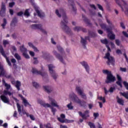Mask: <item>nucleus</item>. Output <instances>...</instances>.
<instances>
[{
	"instance_id": "f257e3e1",
	"label": "nucleus",
	"mask_w": 128,
	"mask_h": 128,
	"mask_svg": "<svg viewBox=\"0 0 128 128\" xmlns=\"http://www.w3.org/2000/svg\"><path fill=\"white\" fill-rule=\"evenodd\" d=\"M60 12L61 14L62 12H63L62 15L63 20L61 21V22L60 23L62 30L66 34H68V36H72V34H74L72 31V30L68 26H66V24L68 22V20L66 14V12H64V10L62 8H60Z\"/></svg>"
},
{
	"instance_id": "f03ea898",
	"label": "nucleus",
	"mask_w": 128,
	"mask_h": 128,
	"mask_svg": "<svg viewBox=\"0 0 128 128\" xmlns=\"http://www.w3.org/2000/svg\"><path fill=\"white\" fill-rule=\"evenodd\" d=\"M102 72L104 74H106V79L105 80L106 84H112L116 80V76L112 74V71H110L108 70H103Z\"/></svg>"
},
{
	"instance_id": "7ed1b4c3",
	"label": "nucleus",
	"mask_w": 128,
	"mask_h": 128,
	"mask_svg": "<svg viewBox=\"0 0 128 128\" xmlns=\"http://www.w3.org/2000/svg\"><path fill=\"white\" fill-rule=\"evenodd\" d=\"M106 20L107 24H108L109 25V27L106 24H100V26L101 28H102V30H105V32H108V34H112V22H110V20H108V18H106Z\"/></svg>"
},
{
	"instance_id": "20e7f679",
	"label": "nucleus",
	"mask_w": 128,
	"mask_h": 128,
	"mask_svg": "<svg viewBox=\"0 0 128 128\" xmlns=\"http://www.w3.org/2000/svg\"><path fill=\"white\" fill-rule=\"evenodd\" d=\"M50 76L56 82V78H58V74L56 72V66L53 64H49L48 66Z\"/></svg>"
},
{
	"instance_id": "39448f33",
	"label": "nucleus",
	"mask_w": 128,
	"mask_h": 128,
	"mask_svg": "<svg viewBox=\"0 0 128 128\" xmlns=\"http://www.w3.org/2000/svg\"><path fill=\"white\" fill-rule=\"evenodd\" d=\"M76 90L78 94L81 96L82 98H83V100H86L88 99V97H86V94H84V91L82 90L80 87L76 86Z\"/></svg>"
},
{
	"instance_id": "423d86ee",
	"label": "nucleus",
	"mask_w": 128,
	"mask_h": 128,
	"mask_svg": "<svg viewBox=\"0 0 128 128\" xmlns=\"http://www.w3.org/2000/svg\"><path fill=\"white\" fill-rule=\"evenodd\" d=\"M6 3L2 2L1 4V8L0 10V16L2 18H4V16H6Z\"/></svg>"
},
{
	"instance_id": "0eeeda50",
	"label": "nucleus",
	"mask_w": 128,
	"mask_h": 128,
	"mask_svg": "<svg viewBox=\"0 0 128 128\" xmlns=\"http://www.w3.org/2000/svg\"><path fill=\"white\" fill-rule=\"evenodd\" d=\"M0 52L2 56L5 58L9 66H12V62H10V59H8V56H6V53L4 52V48H2V46H0Z\"/></svg>"
},
{
	"instance_id": "6e6552de",
	"label": "nucleus",
	"mask_w": 128,
	"mask_h": 128,
	"mask_svg": "<svg viewBox=\"0 0 128 128\" xmlns=\"http://www.w3.org/2000/svg\"><path fill=\"white\" fill-rule=\"evenodd\" d=\"M78 114L80 116L83 118V120H88V118H90V110H86L84 112V113L82 112H78Z\"/></svg>"
},
{
	"instance_id": "1a4fd4ad",
	"label": "nucleus",
	"mask_w": 128,
	"mask_h": 128,
	"mask_svg": "<svg viewBox=\"0 0 128 128\" xmlns=\"http://www.w3.org/2000/svg\"><path fill=\"white\" fill-rule=\"evenodd\" d=\"M53 54L55 56L56 58H58L62 64H66V62L64 60V57L60 55V53H58L56 50H54L52 52Z\"/></svg>"
},
{
	"instance_id": "9d476101",
	"label": "nucleus",
	"mask_w": 128,
	"mask_h": 128,
	"mask_svg": "<svg viewBox=\"0 0 128 128\" xmlns=\"http://www.w3.org/2000/svg\"><path fill=\"white\" fill-rule=\"evenodd\" d=\"M4 86L6 88V90H4L3 94L4 96H12V93L8 91V90L10 88V84H8L7 83H5Z\"/></svg>"
},
{
	"instance_id": "9b49d317",
	"label": "nucleus",
	"mask_w": 128,
	"mask_h": 128,
	"mask_svg": "<svg viewBox=\"0 0 128 128\" xmlns=\"http://www.w3.org/2000/svg\"><path fill=\"white\" fill-rule=\"evenodd\" d=\"M32 73L34 74H37V75L40 74V76H42V78L48 76V74L46 73V72H42L40 70L38 71V69H36V68H32Z\"/></svg>"
},
{
	"instance_id": "f8f14e48",
	"label": "nucleus",
	"mask_w": 128,
	"mask_h": 128,
	"mask_svg": "<svg viewBox=\"0 0 128 128\" xmlns=\"http://www.w3.org/2000/svg\"><path fill=\"white\" fill-rule=\"evenodd\" d=\"M32 28H38V30H40L43 32V34H48L46 31L42 28V24H34L32 25Z\"/></svg>"
},
{
	"instance_id": "ddd939ff",
	"label": "nucleus",
	"mask_w": 128,
	"mask_h": 128,
	"mask_svg": "<svg viewBox=\"0 0 128 128\" xmlns=\"http://www.w3.org/2000/svg\"><path fill=\"white\" fill-rule=\"evenodd\" d=\"M73 30H74V32H78L80 31L84 33L88 32V29H86V28H84L82 26H76L73 28Z\"/></svg>"
},
{
	"instance_id": "4468645a",
	"label": "nucleus",
	"mask_w": 128,
	"mask_h": 128,
	"mask_svg": "<svg viewBox=\"0 0 128 128\" xmlns=\"http://www.w3.org/2000/svg\"><path fill=\"white\" fill-rule=\"evenodd\" d=\"M80 64H82V66L84 67L86 72L90 74V66H88V62L86 61H82V62H80Z\"/></svg>"
},
{
	"instance_id": "2eb2a0df",
	"label": "nucleus",
	"mask_w": 128,
	"mask_h": 128,
	"mask_svg": "<svg viewBox=\"0 0 128 128\" xmlns=\"http://www.w3.org/2000/svg\"><path fill=\"white\" fill-rule=\"evenodd\" d=\"M106 64L108 66H114L116 64V60L114 57H110V59L108 60L106 62Z\"/></svg>"
},
{
	"instance_id": "dca6fc26",
	"label": "nucleus",
	"mask_w": 128,
	"mask_h": 128,
	"mask_svg": "<svg viewBox=\"0 0 128 128\" xmlns=\"http://www.w3.org/2000/svg\"><path fill=\"white\" fill-rule=\"evenodd\" d=\"M70 98L73 102H76V104H78L80 102V99H79L78 97L76 94H73L72 95H71Z\"/></svg>"
},
{
	"instance_id": "f3484780",
	"label": "nucleus",
	"mask_w": 128,
	"mask_h": 128,
	"mask_svg": "<svg viewBox=\"0 0 128 128\" xmlns=\"http://www.w3.org/2000/svg\"><path fill=\"white\" fill-rule=\"evenodd\" d=\"M70 98L73 102H76V104H78L80 102V99H79L78 97L76 94H73L72 95H71Z\"/></svg>"
},
{
	"instance_id": "a211bd4d",
	"label": "nucleus",
	"mask_w": 128,
	"mask_h": 128,
	"mask_svg": "<svg viewBox=\"0 0 128 128\" xmlns=\"http://www.w3.org/2000/svg\"><path fill=\"white\" fill-rule=\"evenodd\" d=\"M70 98L73 102H76V104H78L80 102V99H79L78 97L76 94H73L72 95H71Z\"/></svg>"
},
{
	"instance_id": "6ab92c4d",
	"label": "nucleus",
	"mask_w": 128,
	"mask_h": 128,
	"mask_svg": "<svg viewBox=\"0 0 128 128\" xmlns=\"http://www.w3.org/2000/svg\"><path fill=\"white\" fill-rule=\"evenodd\" d=\"M34 10L38 14V16L40 18H44V13H40V8L38 6H34Z\"/></svg>"
},
{
	"instance_id": "aec40b11",
	"label": "nucleus",
	"mask_w": 128,
	"mask_h": 128,
	"mask_svg": "<svg viewBox=\"0 0 128 128\" xmlns=\"http://www.w3.org/2000/svg\"><path fill=\"white\" fill-rule=\"evenodd\" d=\"M18 20L16 17H14L10 24V26L11 28H14L16 26V24H18Z\"/></svg>"
},
{
	"instance_id": "412c9836",
	"label": "nucleus",
	"mask_w": 128,
	"mask_h": 128,
	"mask_svg": "<svg viewBox=\"0 0 128 128\" xmlns=\"http://www.w3.org/2000/svg\"><path fill=\"white\" fill-rule=\"evenodd\" d=\"M43 88L44 90V92H47V94H50V92H52V90H54L52 87L51 86H43Z\"/></svg>"
},
{
	"instance_id": "4be33fe9",
	"label": "nucleus",
	"mask_w": 128,
	"mask_h": 128,
	"mask_svg": "<svg viewBox=\"0 0 128 128\" xmlns=\"http://www.w3.org/2000/svg\"><path fill=\"white\" fill-rule=\"evenodd\" d=\"M82 18H84V22L86 24H88V26H92V24L90 22V20L88 18L84 16V15H82Z\"/></svg>"
},
{
	"instance_id": "5701e85b",
	"label": "nucleus",
	"mask_w": 128,
	"mask_h": 128,
	"mask_svg": "<svg viewBox=\"0 0 128 128\" xmlns=\"http://www.w3.org/2000/svg\"><path fill=\"white\" fill-rule=\"evenodd\" d=\"M116 76L118 81L116 82V84H118V86H120V88H122V77H120L118 74H117Z\"/></svg>"
},
{
	"instance_id": "b1692460",
	"label": "nucleus",
	"mask_w": 128,
	"mask_h": 128,
	"mask_svg": "<svg viewBox=\"0 0 128 128\" xmlns=\"http://www.w3.org/2000/svg\"><path fill=\"white\" fill-rule=\"evenodd\" d=\"M58 120L61 122L62 124H64V122L67 124H70V122H72V120H68V119H66V120L61 119L60 118L58 117L57 118Z\"/></svg>"
},
{
	"instance_id": "393cba45",
	"label": "nucleus",
	"mask_w": 128,
	"mask_h": 128,
	"mask_svg": "<svg viewBox=\"0 0 128 128\" xmlns=\"http://www.w3.org/2000/svg\"><path fill=\"white\" fill-rule=\"evenodd\" d=\"M68 2L71 6H72L73 11L75 12V14H76V7L74 6V2L72 0H69Z\"/></svg>"
},
{
	"instance_id": "a878e982",
	"label": "nucleus",
	"mask_w": 128,
	"mask_h": 128,
	"mask_svg": "<svg viewBox=\"0 0 128 128\" xmlns=\"http://www.w3.org/2000/svg\"><path fill=\"white\" fill-rule=\"evenodd\" d=\"M6 95L2 94L0 96V98L2 101H3L4 104H8L10 102V100H8V98L6 96Z\"/></svg>"
},
{
	"instance_id": "bb28decb",
	"label": "nucleus",
	"mask_w": 128,
	"mask_h": 128,
	"mask_svg": "<svg viewBox=\"0 0 128 128\" xmlns=\"http://www.w3.org/2000/svg\"><path fill=\"white\" fill-rule=\"evenodd\" d=\"M116 99L117 100V102L120 104V106L124 105V101L122 98H118V96H116Z\"/></svg>"
},
{
	"instance_id": "cd10ccee",
	"label": "nucleus",
	"mask_w": 128,
	"mask_h": 128,
	"mask_svg": "<svg viewBox=\"0 0 128 128\" xmlns=\"http://www.w3.org/2000/svg\"><path fill=\"white\" fill-rule=\"evenodd\" d=\"M57 49L58 52L61 54H64L66 55V52H64V48L60 46H57Z\"/></svg>"
},
{
	"instance_id": "c85d7f7f",
	"label": "nucleus",
	"mask_w": 128,
	"mask_h": 128,
	"mask_svg": "<svg viewBox=\"0 0 128 128\" xmlns=\"http://www.w3.org/2000/svg\"><path fill=\"white\" fill-rule=\"evenodd\" d=\"M80 42L82 44V46H84V48H86V44H88V42L86 40H84L82 36H80Z\"/></svg>"
},
{
	"instance_id": "c756f323",
	"label": "nucleus",
	"mask_w": 128,
	"mask_h": 128,
	"mask_svg": "<svg viewBox=\"0 0 128 128\" xmlns=\"http://www.w3.org/2000/svg\"><path fill=\"white\" fill-rule=\"evenodd\" d=\"M88 34L91 38H96V36H97L96 32H92L90 30H88Z\"/></svg>"
},
{
	"instance_id": "7c9ffc66",
	"label": "nucleus",
	"mask_w": 128,
	"mask_h": 128,
	"mask_svg": "<svg viewBox=\"0 0 128 128\" xmlns=\"http://www.w3.org/2000/svg\"><path fill=\"white\" fill-rule=\"evenodd\" d=\"M78 104H80L81 106H83V108H86V102L84 100H81L80 99L79 100V102Z\"/></svg>"
},
{
	"instance_id": "2f4dec72",
	"label": "nucleus",
	"mask_w": 128,
	"mask_h": 128,
	"mask_svg": "<svg viewBox=\"0 0 128 128\" xmlns=\"http://www.w3.org/2000/svg\"><path fill=\"white\" fill-rule=\"evenodd\" d=\"M22 102H23V104H24V106H25V108H26V106H32V104H30L28 102V100H26V99L24 98L22 99Z\"/></svg>"
},
{
	"instance_id": "473e14b6",
	"label": "nucleus",
	"mask_w": 128,
	"mask_h": 128,
	"mask_svg": "<svg viewBox=\"0 0 128 128\" xmlns=\"http://www.w3.org/2000/svg\"><path fill=\"white\" fill-rule=\"evenodd\" d=\"M121 0L122 2H123L124 4V8H125L124 14H128V4H126V3L125 2L124 0Z\"/></svg>"
},
{
	"instance_id": "72a5a7b5",
	"label": "nucleus",
	"mask_w": 128,
	"mask_h": 128,
	"mask_svg": "<svg viewBox=\"0 0 128 128\" xmlns=\"http://www.w3.org/2000/svg\"><path fill=\"white\" fill-rule=\"evenodd\" d=\"M22 86V84H20V82L17 80L16 82V88H17L18 90H20V86Z\"/></svg>"
},
{
	"instance_id": "f704fd0d",
	"label": "nucleus",
	"mask_w": 128,
	"mask_h": 128,
	"mask_svg": "<svg viewBox=\"0 0 128 128\" xmlns=\"http://www.w3.org/2000/svg\"><path fill=\"white\" fill-rule=\"evenodd\" d=\"M20 50L21 52H26V51L28 50L26 49V48H24V45H22V46H20Z\"/></svg>"
},
{
	"instance_id": "c9c22d12",
	"label": "nucleus",
	"mask_w": 128,
	"mask_h": 128,
	"mask_svg": "<svg viewBox=\"0 0 128 128\" xmlns=\"http://www.w3.org/2000/svg\"><path fill=\"white\" fill-rule=\"evenodd\" d=\"M120 94L122 96H124L126 100H128V92H120Z\"/></svg>"
},
{
	"instance_id": "e433bc0d",
	"label": "nucleus",
	"mask_w": 128,
	"mask_h": 128,
	"mask_svg": "<svg viewBox=\"0 0 128 128\" xmlns=\"http://www.w3.org/2000/svg\"><path fill=\"white\" fill-rule=\"evenodd\" d=\"M16 106L18 110V112H19L20 114H22V107L20 106V105L19 103H17Z\"/></svg>"
},
{
	"instance_id": "4c0bfd02",
	"label": "nucleus",
	"mask_w": 128,
	"mask_h": 128,
	"mask_svg": "<svg viewBox=\"0 0 128 128\" xmlns=\"http://www.w3.org/2000/svg\"><path fill=\"white\" fill-rule=\"evenodd\" d=\"M100 42L102 44H106V46H108V40L107 38H105L104 40H100Z\"/></svg>"
},
{
	"instance_id": "58836bf2",
	"label": "nucleus",
	"mask_w": 128,
	"mask_h": 128,
	"mask_svg": "<svg viewBox=\"0 0 128 128\" xmlns=\"http://www.w3.org/2000/svg\"><path fill=\"white\" fill-rule=\"evenodd\" d=\"M14 56L18 60H22V57H20V56L18 53H16L14 54Z\"/></svg>"
},
{
	"instance_id": "ea45409f",
	"label": "nucleus",
	"mask_w": 128,
	"mask_h": 128,
	"mask_svg": "<svg viewBox=\"0 0 128 128\" xmlns=\"http://www.w3.org/2000/svg\"><path fill=\"white\" fill-rule=\"evenodd\" d=\"M116 2V4H118V6H120V8H121L122 12H124V8H122V5L120 4V0H115Z\"/></svg>"
},
{
	"instance_id": "a19ab883",
	"label": "nucleus",
	"mask_w": 128,
	"mask_h": 128,
	"mask_svg": "<svg viewBox=\"0 0 128 128\" xmlns=\"http://www.w3.org/2000/svg\"><path fill=\"white\" fill-rule=\"evenodd\" d=\"M110 58H112V56H110V52L106 54L105 56H104V58H107V60H110Z\"/></svg>"
},
{
	"instance_id": "79ce46f5",
	"label": "nucleus",
	"mask_w": 128,
	"mask_h": 128,
	"mask_svg": "<svg viewBox=\"0 0 128 128\" xmlns=\"http://www.w3.org/2000/svg\"><path fill=\"white\" fill-rule=\"evenodd\" d=\"M3 46H4V48H6V44H9L10 42L8 40H3Z\"/></svg>"
},
{
	"instance_id": "37998d69",
	"label": "nucleus",
	"mask_w": 128,
	"mask_h": 128,
	"mask_svg": "<svg viewBox=\"0 0 128 128\" xmlns=\"http://www.w3.org/2000/svg\"><path fill=\"white\" fill-rule=\"evenodd\" d=\"M33 86L36 88H40V84L36 82H33Z\"/></svg>"
},
{
	"instance_id": "c03bdc74",
	"label": "nucleus",
	"mask_w": 128,
	"mask_h": 128,
	"mask_svg": "<svg viewBox=\"0 0 128 128\" xmlns=\"http://www.w3.org/2000/svg\"><path fill=\"white\" fill-rule=\"evenodd\" d=\"M50 108H51V110L53 114V116H54V114H56V108H52V106Z\"/></svg>"
},
{
	"instance_id": "a18cd8bd",
	"label": "nucleus",
	"mask_w": 128,
	"mask_h": 128,
	"mask_svg": "<svg viewBox=\"0 0 128 128\" xmlns=\"http://www.w3.org/2000/svg\"><path fill=\"white\" fill-rule=\"evenodd\" d=\"M10 82H11V84H16V80H14V76H12L10 78Z\"/></svg>"
},
{
	"instance_id": "49530a36",
	"label": "nucleus",
	"mask_w": 128,
	"mask_h": 128,
	"mask_svg": "<svg viewBox=\"0 0 128 128\" xmlns=\"http://www.w3.org/2000/svg\"><path fill=\"white\" fill-rule=\"evenodd\" d=\"M30 12H28V9H26L24 12V16H30Z\"/></svg>"
},
{
	"instance_id": "de8ad7c7",
	"label": "nucleus",
	"mask_w": 128,
	"mask_h": 128,
	"mask_svg": "<svg viewBox=\"0 0 128 128\" xmlns=\"http://www.w3.org/2000/svg\"><path fill=\"white\" fill-rule=\"evenodd\" d=\"M23 56L25 57V58H27V60H28L30 58V56L28 54H26V52H24L22 54Z\"/></svg>"
},
{
	"instance_id": "09e8293b",
	"label": "nucleus",
	"mask_w": 128,
	"mask_h": 128,
	"mask_svg": "<svg viewBox=\"0 0 128 128\" xmlns=\"http://www.w3.org/2000/svg\"><path fill=\"white\" fill-rule=\"evenodd\" d=\"M50 104L52 106H56V108H58L59 106L58 105V104L56 103V101L52 102Z\"/></svg>"
},
{
	"instance_id": "8fccbe9b",
	"label": "nucleus",
	"mask_w": 128,
	"mask_h": 128,
	"mask_svg": "<svg viewBox=\"0 0 128 128\" xmlns=\"http://www.w3.org/2000/svg\"><path fill=\"white\" fill-rule=\"evenodd\" d=\"M43 106L45 108H52V106L48 104V103H46V104L44 103V104L43 105Z\"/></svg>"
},
{
	"instance_id": "3c124183",
	"label": "nucleus",
	"mask_w": 128,
	"mask_h": 128,
	"mask_svg": "<svg viewBox=\"0 0 128 128\" xmlns=\"http://www.w3.org/2000/svg\"><path fill=\"white\" fill-rule=\"evenodd\" d=\"M115 42L116 46H120V41L118 39H116L115 40Z\"/></svg>"
},
{
	"instance_id": "603ef678",
	"label": "nucleus",
	"mask_w": 128,
	"mask_h": 128,
	"mask_svg": "<svg viewBox=\"0 0 128 128\" xmlns=\"http://www.w3.org/2000/svg\"><path fill=\"white\" fill-rule=\"evenodd\" d=\"M123 84L124 86V88H126V90H128V82L126 81H124L123 82Z\"/></svg>"
},
{
	"instance_id": "864d4df0",
	"label": "nucleus",
	"mask_w": 128,
	"mask_h": 128,
	"mask_svg": "<svg viewBox=\"0 0 128 128\" xmlns=\"http://www.w3.org/2000/svg\"><path fill=\"white\" fill-rule=\"evenodd\" d=\"M38 103L40 104L41 106H44V105L45 104L44 101L40 100H38Z\"/></svg>"
},
{
	"instance_id": "5fc2aeb1",
	"label": "nucleus",
	"mask_w": 128,
	"mask_h": 128,
	"mask_svg": "<svg viewBox=\"0 0 128 128\" xmlns=\"http://www.w3.org/2000/svg\"><path fill=\"white\" fill-rule=\"evenodd\" d=\"M16 4V2H12L9 3V7L10 8H14V6Z\"/></svg>"
},
{
	"instance_id": "6e6d98bb",
	"label": "nucleus",
	"mask_w": 128,
	"mask_h": 128,
	"mask_svg": "<svg viewBox=\"0 0 128 128\" xmlns=\"http://www.w3.org/2000/svg\"><path fill=\"white\" fill-rule=\"evenodd\" d=\"M56 16H58V18H61L62 17V15H60V12H58V10L56 9Z\"/></svg>"
},
{
	"instance_id": "4d7b16f0",
	"label": "nucleus",
	"mask_w": 128,
	"mask_h": 128,
	"mask_svg": "<svg viewBox=\"0 0 128 128\" xmlns=\"http://www.w3.org/2000/svg\"><path fill=\"white\" fill-rule=\"evenodd\" d=\"M34 60H36L34 62V64H38V58L34 57Z\"/></svg>"
},
{
	"instance_id": "13d9d810",
	"label": "nucleus",
	"mask_w": 128,
	"mask_h": 128,
	"mask_svg": "<svg viewBox=\"0 0 128 128\" xmlns=\"http://www.w3.org/2000/svg\"><path fill=\"white\" fill-rule=\"evenodd\" d=\"M67 107L69 110H72L74 108V106H72V103L68 104Z\"/></svg>"
},
{
	"instance_id": "bf43d9fd",
	"label": "nucleus",
	"mask_w": 128,
	"mask_h": 128,
	"mask_svg": "<svg viewBox=\"0 0 128 128\" xmlns=\"http://www.w3.org/2000/svg\"><path fill=\"white\" fill-rule=\"evenodd\" d=\"M97 6H98V8L100 10H102V12H104V8H102V6L100 4H97Z\"/></svg>"
},
{
	"instance_id": "052dcab7",
	"label": "nucleus",
	"mask_w": 128,
	"mask_h": 128,
	"mask_svg": "<svg viewBox=\"0 0 128 128\" xmlns=\"http://www.w3.org/2000/svg\"><path fill=\"white\" fill-rule=\"evenodd\" d=\"M90 8H94V10H96V6L94 4H89Z\"/></svg>"
},
{
	"instance_id": "680f3d73",
	"label": "nucleus",
	"mask_w": 128,
	"mask_h": 128,
	"mask_svg": "<svg viewBox=\"0 0 128 128\" xmlns=\"http://www.w3.org/2000/svg\"><path fill=\"white\" fill-rule=\"evenodd\" d=\"M100 100H102L104 104L106 102V98L104 97L102 98V96H100Z\"/></svg>"
},
{
	"instance_id": "e2e57ef3",
	"label": "nucleus",
	"mask_w": 128,
	"mask_h": 128,
	"mask_svg": "<svg viewBox=\"0 0 128 128\" xmlns=\"http://www.w3.org/2000/svg\"><path fill=\"white\" fill-rule=\"evenodd\" d=\"M110 40H115L116 39V35H114V34H112V35H111L110 36Z\"/></svg>"
},
{
	"instance_id": "0e129e2a",
	"label": "nucleus",
	"mask_w": 128,
	"mask_h": 128,
	"mask_svg": "<svg viewBox=\"0 0 128 128\" xmlns=\"http://www.w3.org/2000/svg\"><path fill=\"white\" fill-rule=\"evenodd\" d=\"M120 25L121 28H122L123 30H126V26H124V22H120Z\"/></svg>"
},
{
	"instance_id": "69168bd1",
	"label": "nucleus",
	"mask_w": 128,
	"mask_h": 128,
	"mask_svg": "<svg viewBox=\"0 0 128 128\" xmlns=\"http://www.w3.org/2000/svg\"><path fill=\"white\" fill-rule=\"evenodd\" d=\"M30 120H36V118H34V115L32 114H30L29 116Z\"/></svg>"
},
{
	"instance_id": "338daca9",
	"label": "nucleus",
	"mask_w": 128,
	"mask_h": 128,
	"mask_svg": "<svg viewBox=\"0 0 128 128\" xmlns=\"http://www.w3.org/2000/svg\"><path fill=\"white\" fill-rule=\"evenodd\" d=\"M93 116L94 118H98L100 116V114H98V112H94Z\"/></svg>"
},
{
	"instance_id": "774afa93",
	"label": "nucleus",
	"mask_w": 128,
	"mask_h": 128,
	"mask_svg": "<svg viewBox=\"0 0 128 128\" xmlns=\"http://www.w3.org/2000/svg\"><path fill=\"white\" fill-rule=\"evenodd\" d=\"M122 34H123L124 36H126V38H128V34L126 32L123 31Z\"/></svg>"
}]
</instances>
